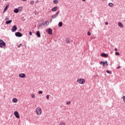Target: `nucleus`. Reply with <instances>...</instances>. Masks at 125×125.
<instances>
[{"label":"nucleus","instance_id":"f257e3e1","mask_svg":"<svg viewBox=\"0 0 125 125\" xmlns=\"http://www.w3.org/2000/svg\"><path fill=\"white\" fill-rule=\"evenodd\" d=\"M6 45V44L5 42L3 41L0 39V47L1 48H5Z\"/></svg>","mask_w":125,"mask_h":125},{"label":"nucleus","instance_id":"f03ea898","mask_svg":"<svg viewBox=\"0 0 125 125\" xmlns=\"http://www.w3.org/2000/svg\"><path fill=\"white\" fill-rule=\"evenodd\" d=\"M36 113L37 115H39V116L42 115V108L41 107H37L36 109Z\"/></svg>","mask_w":125,"mask_h":125},{"label":"nucleus","instance_id":"7ed1b4c3","mask_svg":"<svg viewBox=\"0 0 125 125\" xmlns=\"http://www.w3.org/2000/svg\"><path fill=\"white\" fill-rule=\"evenodd\" d=\"M77 83H79L80 84H83L85 83V80L83 79H79L77 80Z\"/></svg>","mask_w":125,"mask_h":125},{"label":"nucleus","instance_id":"20e7f679","mask_svg":"<svg viewBox=\"0 0 125 125\" xmlns=\"http://www.w3.org/2000/svg\"><path fill=\"white\" fill-rule=\"evenodd\" d=\"M14 115L17 119H20V116H19V113H18V111H15L14 112Z\"/></svg>","mask_w":125,"mask_h":125},{"label":"nucleus","instance_id":"39448f33","mask_svg":"<svg viewBox=\"0 0 125 125\" xmlns=\"http://www.w3.org/2000/svg\"><path fill=\"white\" fill-rule=\"evenodd\" d=\"M46 32L48 33L49 35L52 34V29L51 28H49L46 30Z\"/></svg>","mask_w":125,"mask_h":125},{"label":"nucleus","instance_id":"423d86ee","mask_svg":"<svg viewBox=\"0 0 125 125\" xmlns=\"http://www.w3.org/2000/svg\"><path fill=\"white\" fill-rule=\"evenodd\" d=\"M17 30V26L16 25H14L12 28L11 31L12 32H15Z\"/></svg>","mask_w":125,"mask_h":125},{"label":"nucleus","instance_id":"0eeeda50","mask_svg":"<svg viewBox=\"0 0 125 125\" xmlns=\"http://www.w3.org/2000/svg\"><path fill=\"white\" fill-rule=\"evenodd\" d=\"M100 64H103V66H105V64H106V66H108V62H107V61L105 62H100Z\"/></svg>","mask_w":125,"mask_h":125},{"label":"nucleus","instance_id":"6e6552de","mask_svg":"<svg viewBox=\"0 0 125 125\" xmlns=\"http://www.w3.org/2000/svg\"><path fill=\"white\" fill-rule=\"evenodd\" d=\"M15 35L16 37H22V33L20 32H16L15 33Z\"/></svg>","mask_w":125,"mask_h":125},{"label":"nucleus","instance_id":"1a4fd4ad","mask_svg":"<svg viewBox=\"0 0 125 125\" xmlns=\"http://www.w3.org/2000/svg\"><path fill=\"white\" fill-rule=\"evenodd\" d=\"M19 76L20 77V78H25L26 77V74H24V73H21V74H20Z\"/></svg>","mask_w":125,"mask_h":125},{"label":"nucleus","instance_id":"9d476101","mask_svg":"<svg viewBox=\"0 0 125 125\" xmlns=\"http://www.w3.org/2000/svg\"><path fill=\"white\" fill-rule=\"evenodd\" d=\"M8 7H9V4H8L5 6V7L4 9V11L3 12L4 13V12H5L6 11V10H7V8H8Z\"/></svg>","mask_w":125,"mask_h":125},{"label":"nucleus","instance_id":"9b49d317","mask_svg":"<svg viewBox=\"0 0 125 125\" xmlns=\"http://www.w3.org/2000/svg\"><path fill=\"white\" fill-rule=\"evenodd\" d=\"M118 26L120 27V28H123L124 27V24H123L120 21L118 22Z\"/></svg>","mask_w":125,"mask_h":125},{"label":"nucleus","instance_id":"f8f14e48","mask_svg":"<svg viewBox=\"0 0 125 125\" xmlns=\"http://www.w3.org/2000/svg\"><path fill=\"white\" fill-rule=\"evenodd\" d=\"M58 8V7H55L52 9V11H53V12H54L55 11H56V10H57Z\"/></svg>","mask_w":125,"mask_h":125},{"label":"nucleus","instance_id":"ddd939ff","mask_svg":"<svg viewBox=\"0 0 125 125\" xmlns=\"http://www.w3.org/2000/svg\"><path fill=\"white\" fill-rule=\"evenodd\" d=\"M36 35L38 38H41V33H40V31H37Z\"/></svg>","mask_w":125,"mask_h":125},{"label":"nucleus","instance_id":"4468645a","mask_svg":"<svg viewBox=\"0 0 125 125\" xmlns=\"http://www.w3.org/2000/svg\"><path fill=\"white\" fill-rule=\"evenodd\" d=\"M101 55L103 57H108V55H107L106 54H105V53H102V54H101Z\"/></svg>","mask_w":125,"mask_h":125},{"label":"nucleus","instance_id":"2eb2a0df","mask_svg":"<svg viewBox=\"0 0 125 125\" xmlns=\"http://www.w3.org/2000/svg\"><path fill=\"white\" fill-rule=\"evenodd\" d=\"M12 101L14 103H17V102H18V100L17 98H14L13 99Z\"/></svg>","mask_w":125,"mask_h":125},{"label":"nucleus","instance_id":"dca6fc26","mask_svg":"<svg viewBox=\"0 0 125 125\" xmlns=\"http://www.w3.org/2000/svg\"><path fill=\"white\" fill-rule=\"evenodd\" d=\"M66 42H67V43H70L71 42V41H70V40L69 39V38H66L65 40Z\"/></svg>","mask_w":125,"mask_h":125},{"label":"nucleus","instance_id":"f3484780","mask_svg":"<svg viewBox=\"0 0 125 125\" xmlns=\"http://www.w3.org/2000/svg\"><path fill=\"white\" fill-rule=\"evenodd\" d=\"M14 12L15 13H18V12H19V9H15L14 10Z\"/></svg>","mask_w":125,"mask_h":125},{"label":"nucleus","instance_id":"a211bd4d","mask_svg":"<svg viewBox=\"0 0 125 125\" xmlns=\"http://www.w3.org/2000/svg\"><path fill=\"white\" fill-rule=\"evenodd\" d=\"M108 6H110V7H113V6H114V4H113V3H109Z\"/></svg>","mask_w":125,"mask_h":125},{"label":"nucleus","instance_id":"6ab92c4d","mask_svg":"<svg viewBox=\"0 0 125 125\" xmlns=\"http://www.w3.org/2000/svg\"><path fill=\"white\" fill-rule=\"evenodd\" d=\"M12 22V20H9L6 21V24H10V23Z\"/></svg>","mask_w":125,"mask_h":125},{"label":"nucleus","instance_id":"aec40b11","mask_svg":"<svg viewBox=\"0 0 125 125\" xmlns=\"http://www.w3.org/2000/svg\"><path fill=\"white\" fill-rule=\"evenodd\" d=\"M53 2V3H55V4H57V3H58V0H54Z\"/></svg>","mask_w":125,"mask_h":125},{"label":"nucleus","instance_id":"412c9836","mask_svg":"<svg viewBox=\"0 0 125 125\" xmlns=\"http://www.w3.org/2000/svg\"><path fill=\"white\" fill-rule=\"evenodd\" d=\"M62 25H63V23H62V21H61L59 23V26L60 27H62Z\"/></svg>","mask_w":125,"mask_h":125},{"label":"nucleus","instance_id":"4be33fe9","mask_svg":"<svg viewBox=\"0 0 125 125\" xmlns=\"http://www.w3.org/2000/svg\"><path fill=\"white\" fill-rule=\"evenodd\" d=\"M60 125H66V124H65V123L61 122V123H60Z\"/></svg>","mask_w":125,"mask_h":125},{"label":"nucleus","instance_id":"5701e85b","mask_svg":"<svg viewBox=\"0 0 125 125\" xmlns=\"http://www.w3.org/2000/svg\"><path fill=\"white\" fill-rule=\"evenodd\" d=\"M35 3V1L32 0L30 2V4L33 5Z\"/></svg>","mask_w":125,"mask_h":125},{"label":"nucleus","instance_id":"b1692460","mask_svg":"<svg viewBox=\"0 0 125 125\" xmlns=\"http://www.w3.org/2000/svg\"><path fill=\"white\" fill-rule=\"evenodd\" d=\"M52 19H54L55 18H56V17L55 16V15H53L52 17H51Z\"/></svg>","mask_w":125,"mask_h":125},{"label":"nucleus","instance_id":"393cba45","mask_svg":"<svg viewBox=\"0 0 125 125\" xmlns=\"http://www.w3.org/2000/svg\"><path fill=\"white\" fill-rule=\"evenodd\" d=\"M106 73H107V74H112V72L109 70H106Z\"/></svg>","mask_w":125,"mask_h":125},{"label":"nucleus","instance_id":"a878e982","mask_svg":"<svg viewBox=\"0 0 125 125\" xmlns=\"http://www.w3.org/2000/svg\"><path fill=\"white\" fill-rule=\"evenodd\" d=\"M31 97H32V98H35L36 95H35V94H31Z\"/></svg>","mask_w":125,"mask_h":125},{"label":"nucleus","instance_id":"bb28decb","mask_svg":"<svg viewBox=\"0 0 125 125\" xmlns=\"http://www.w3.org/2000/svg\"><path fill=\"white\" fill-rule=\"evenodd\" d=\"M46 98L47 99V100H49V95H47L46 96Z\"/></svg>","mask_w":125,"mask_h":125},{"label":"nucleus","instance_id":"cd10ccee","mask_svg":"<svg viewBox=\"0 0 125 125\" xmlns=\"http://www.w3.org/2000/svg\"><path fill=\"white\" fill-rule=\"evenodd\" d=\"M44 24L45 25H48L49 24V22L47 21L44 23Z\"/></svg>","mask_w":125,"mask_h":125},{"label":"nucleus","instance_id":"c85d7f7f","mask_svg":"<svg viewBox=\"0 0 125 125\" xmlns=\"http://www.w3.org/2000/svg\"><path fill=\"white\" fill-rule=\"evenodd\" d=\"M66 104L67 105H70V104H71V102L70 101L67 102Z\"/></svg>","mask_w":125,"mask_h":125},{"label":"nucleus","instance_id":"c756f323","mask_svg":"<svg viewBox=\"0 0 125 125\" xmlns=\"http://www.w3.org/2000/svg\"><path fill=\"white\" fill-rule=\"evenodd\" d=\"M123 99L124 102H125V96H124L123 97Z\"/></svg>","mask_w":125,"mask_h":125},{"label":"nucleus","instance_id":"7c9ffc66","mask_svg":"<svg viewBox=\"0 0 125 125\" xmlns=\"http://www.w3.org/2000/svg\"><path fill=\"white\" fill-rule=\"evenodd\" d=\"M90 35H91V33H90V32L88 31V32H87V35H88V36H90Z\"/></svg>","mask_w":125,"mask_h":125},{"label":"nucleus","instance_id":"2f4dec72","mask_svg":"<svg viewBox=\"0 0 125 125\" xmlns=\"http://www.w3.org/2000/svg\"><path fill=\"white\" fill-rule=\"evenodd\" d=\"M39 94H42V91H39Z\"/></svg>","mask_w":125,"mask_h":125},{"label":"nucleus","instance_id":"473e14b6","mask_svg":"<svg viewBox=\"0 0 125 125\" xmlns=\"http://www.w3.org/2000/svg\"><path fill=\"white\" fill-rule=\"evenodd\" d=\"M5 20H9V17H5Z\"/></svg>","mask_w":125,"mask_h":125},{"label":"nucleus","instance_id":"72a5a7b5","mask_svg":"<svg viewBox=\"0 0 125 125\" xmlns=\"http://www.w3.org/2000/svg\"><path fill=\"white\" fill-rule=\"evenodd\" d=\"M116 55H120V53L119 52H115Z\"/></svg>","mask_w":125,"mask_h":125},{"label":"nucleus","instance_id":"f704fd0d","mask_svg":"<svg viewBox=\"0 0 125 125\" xmlns=\"http://www.w3.org/2000/svg\"><path fill=\"white\" fill-rule=\"evenodd\" d=\"M22 45V44H20L19 45H18V47H21V46Z\"/></svg>","mask_w":125,"mask_h":125},{"label":"nucleus","instance_id":"c9c22d12","mask_svg":"<svg viewBox=\"0 0 125 125\" xmlns=\"http://www.w3.org/2000/svg\"><path fill=\"white\" fill-rule=\"evenodd\" d=\"M29 35L30 36H32V32L30 31Z\"/></svg>","mask_w":125,"mask_h":125},{"label":"nucleus","instance_id":"e433bc0d","mask_svg":"<svg viewBox=\"0 0 125 125\" xmlns=\"http://www.w3.org/2000/svg\"><path fill=\"white\" fill-rule=\"evenodd\" d=\"M56 14H57L58 15V14H59V11H57Z\"/></svg>","mask_w":125,"mask_h":125},{"label":"nucleus","instance_id":"4c0bfd02","mask_svg":"<svg viewBox=\"0 0 125 125\" xmlns=\"http://www.w3.org/2000/svg\"><path fill=\"white\" fill-rule=\"evenodd\" d=\"M50 23H51V22H52V19H50Z\"/></svg>","mask_w":125,"mask_h":125},{"label":"nucleus","instance_id":"58836bf2","mask_svg":"<svg viewBox=\"0 0 125 125\" xmlns=\"http://www.w3.org/2000/svg\"><path fill=\"white\" fill-rule=\"evenodd\" d=\"M114 49H115V51H117V50H118V49H117V48H115Z\"/></svg>","mask_w":125,"mask_h":125},{"label":"nucleus","instance_id":"ea45409f","mask_svg":"<svg viewBox=\"0 0 125 125\" xmlns=\"http://www.w3.org/2000/svg\"><path fill=\"white\" fill-rule=\"evenodd\" d=\"M55 15V16H56V17H57L58 16V15L57 14H56Z\"/></svg>","mask_w":125,"mask_h":125},{"label":"nucleus","instance_id":"a19ab883","mask_svg":"<svg viewBox=\"0 0 125 125\" xmlns=\"http://www.w3.org/2000/svg\"><path fill=\"white\" fill-rule=\"evenodd\" d=\"M109 23L107 22H105V25H108Z\"/></svg>","mask_w":125,"mask_h":125},{"label":"nucleus","instance_id":"79ce46f5","mask_svg":"<svg viewBox=\"0 0 125 125\" xmlns=\"http://www.w3.org/2000/svg\"><path fill=\"white\" fill-rule=\"evenodd\" d=\"M23 0V1H26L27 0Z\"/></svg>","mask_w":125,"mask_h":125},{"label":"nucleus","instance_id":"37998d69","mask_svg":"<svg viewBox=\"0 0 125 125\" xmlns=\"http://www.w3.org/2000/svg\"><path fill=\"white\" fill-rule=\"evenodd\" d=\"M83 1H85V0H82Z\"/></svg>","mask_w":125,"mask_h":125},{"label":"nucleus","instance_id":"c03bdc74","mask_svg":"<svg viewBox=\"0 0 125 125\" xmlns=\"http://www.w3.org/2000/svg\"><path fill=\"white\" fill-rule=\"evenodd\" d=\"M120 66H118L117 68H120Z\"/></svg>","mask_w":125,"mask_h":125}]
</instances>
